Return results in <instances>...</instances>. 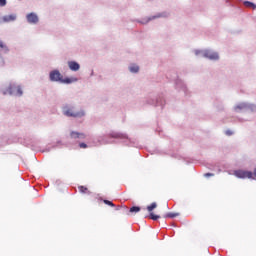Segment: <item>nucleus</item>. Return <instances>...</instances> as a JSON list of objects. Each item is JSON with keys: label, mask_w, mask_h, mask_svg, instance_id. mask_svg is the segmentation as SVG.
I'll list each match as a JSON object with an SVG mask.
<instances>
[{"label": "nucleus", "mask_w": 256, "mask_h": 256, "mask_svg": "<svg viewBox=\"0 0 256 256\" xmlns=\"http://www.w3.org/2000/svg\"><path fill=\"white\" fill-rule=\"evenodd\" d=\"M50 80L51 81H60V83H66V84L77 83V81H78V79L76 77H70V78L63 79L61 72H59L58 70H54L50 73Z\"/></svg>", "instance_id": "1"}, {"label": "nucleus", "mask_w": 256, "mask_h": 256, "mask_svg": "<svg viewBox=\"0 0 256 256\" xmlns=\"http://www.w3.org/2000/svg\"><path fill=\"white\" fill-rule=\"evenodd\" d=\"M63 113L64 115H66V117H83V115H85V112L83 111H75L73 108H69V107H64L63 109Z\"/></svg>", "instance_id": "2"}, {"label": "nucleus", "mask_w": 256, "mask_h": 256, "mask_svg": "<svg viewBox=\"0 0 256 256\" xmlns=\"http://www.w3.org/2000/svg\"><path fill=\"white\" fill-rule=\"evenodd\" d=\"M146 209L149 213V216H148L149 219H152V221H157L158 219H161L160 215H157V214L153 213V210L157 209V203L156 202L151 203L149 206H147Z\"/></svg>", "instance_id": "3"}, {"label": "nucleus", "mask_w": 256, "mask_h": 256, "mask_svg": "<svg viewBox=\"0 0 256 256\" xmlns=\"http://www.w3.org/2000/svg\"><path fill=\"white\" fill-rule=\"evenodd\" d=\"M4 95H23V90L19 86L10 85L6 91H4Z\"/></svg>", "instance_id": "4"}, {"label": "nucleus", "mask_w": 256, "mask_h": 256, "mask_svg": "<svg viewBox=\"0 0 256 256\" xmlns=\"http://www.w3.org/2000/svg\"><path fill=\"white\" fill-rule=\"evenodd\" d=\"M234 175L238 177V179H253V172L238 170L234 172Z\"/></svg>", "instance_id": "5"}, {"label": "nucleus", "mask_w": 256, "mask_h": 256, "mask_svg": "<svg viewBox=\"0 0 256 256\" xmlns=\"http://www.w3.org/2000/svg\"><path fill=\"white\" fill-rule=\"evenodd\" d=\"M28 23L36 24L39 23V17L35 13H30L26 16Z\"/></svg>", "instance_id": "6"}, {"label": "nucleus", "mask_w": 256, "mask_h": 256, "mask_svg": "<svg viewBox=\"0 0 256 256\" xmlns=\"http://www.w3.org/2000/svg\"><path fill=\"white\" fill-rule=\"evenodd\" d=\"M204 57H207V59L217 61V59H219V54L207 51L204 53Z\"/></svg>", "instance_id": "7"}, {"label": "nucleus", "mask_w": 256, "mask_h": 256, "mask_svg": "<svg viewBox=\"0 0 256 256\" xmlns=\"http://www.w3.org/2000/svg\"><path fill=\"white\" fill-rule=\"evenodd\" d=\"M16 19H17V15L10 14V15L3 16L2 21L4 23H11V21H15Z\"/></svg>", "instance_id": "8"}, {"label": "nucleus", "mask_w": 256, "mask_h": 256, "mask_svg": "<svg viewBox=\"0 0 256 256\" xmlns=\"http://www.w3.org/2000/svg\"><path fill=\"white\" fill-rule=\"evenodd\" d=\"M68 67L69 69H71V71H79V69H81V66L79 65V63L75 61L68 62Z\"/></svg>", "instance_id": "9"}, {"label": "nucleus", "mask_w": 256, "mask_h": 256, "mask_svg": "<svg viewBox=\"0 0 256 256\" xmlns=\"http://www.w3.org/2000/svg\"><path fill=\"white\" fill-rule=\"evenodd\" d=\"M70 137L71 139H85V134L79 132H71Z\"/></svg>", "instance_id": "10"}, {"label": "nucleus", "mask_w": 256, "mask_h": 256, "mask_svg": "<svg viewBox=\"0 0 256 256\" xmlns=\"http://www.w3.org/2000/svg\"><path fill=\"white\" fill-rule=\"evenodd\" d=\"M139 211H141V207L133 206L130 208L129 213H139Z\"/></svg>", "instance_id": "11"}, {"label": "nucleus", "mask_w": 256, "mask_h": 256, "mask_svg": "<svg viewBox=\"0 0 256 256\" xmlns=\"http://www.w3.org/2000/svg\"><path fill=\"white\" fill-rule=\"evenodd\" d=\"M245 7H249L251 9H256V5L250 1L244 2Z\"/></svg>", "instance_id": "12"}, {"label": "nucleus", "mask_w": 256, "mask_h": 256, "mask_svg": "<svg viewBox=\"0 0 256 256\" xmlns=\"http://www.w3.org/2000/svg\"><path fill=\"white\" fill-rule=\"evenodd\" d=\"M130 71H131V73H139V66H137V65H132V66H130Z\"/></svg>", "instance_id": "13"}, {"label": "nucleus", "mask_w": 256, "mask_h": 256, "mask_svg": "<svg viewBox=\"0 0 256 256\" xmlns=\"http://www.w3.org/2000/svg\"><path fill=\"white\" fill-rule=\"evenodd\" d=\"M247 109V104H239L235 107V111Z\"/></svg>", "instance_id": "14"}, {"label": "nucleus", "mask_w": 256, "mask_h": 256, "mask_svg": "<svg viewBox=\"0 0 256 256\" xmlns=\"http://www.w3.org/2000/svg\"><path fill=\"white\" fill-rule=\"evenodd\" d=\"M78 189H79L80 193H90L89 189L85 186H79Z\"/></svg>", "instance_id": "15"}, {"label": "nucleus", "mask_w": 256, "mask_h": 256, "mask_svg": "<svg viewBox=\"0 0 256 256\" xmlns=\"http://www.w3.org/2000/svg\"><path fill=\"white\" fill-rule=\"evenodd\" d=\"M165 217H168L169 219H175V217H179V213H168Z\"/></svg>", "instance_id": "16"}, {"label": "nucleus", "mask_w": 256, "mask_h": 256, "mask_svg": "<svg viewBox=\"0 0 256 256\" xmlns=\"http://www.w3.org/2000/svg\"><path fill=\"white\" fill-rule=\"evenodd\" d=\"M103 203H105V205H108L109 207H115V205L109 200H103Z\"/></svg>", "instance_id": "17"}, {"label": "nucleus", "mask_w": 256, "mask_h": 256, "mask_svg": "<svg viewBox=\"0 0 256 256\" xmlns=\"http://www.w3.org/2000/svg\"><path fill=\"white\" fill-rule=\"evenodd\" d=\"M7 5V0H0V7H5Z\"/></svg>", "instance_id": "18"}, {"label": "nucleus", "mask_w": 256, "mask_h": 256, "mask_svg": "<svg viewBox=\"0 0 256 256\" xmlns=\"http://www.w3.org/2000/svg\"><path fill=\"white\" fill-rule=\"evenodd\" d=\"M79 147H80L81 149H87V144H85V143H80V144H79Z\"/></svg>", "instance_id": "19"}, {"label": "nucleus", "mask_w": 256, "mask_h": 256, "mask_svg": "<svg viewBox=\"0 0 256 256\" xmlns=\"http://www.w3.org/2000/svg\"><path fill=\"white\" fill-rule=\"evenodd\" d=\"M215 176V174H213V173H206V174H204V177H214Z\"/></svg>", "instance_id": "20"}, {"label": "nucleus", "mask_w": 256, "mask_h": 256, "mask_svg": "<svg viewBox=\"0 0 256 256\" xmlns=\"http://www.w3.org/2000/svg\"><path fill=\"white\" fill-rule=\"evenodd\" d=\"M0 48L5 49V44H3V41L0 40Z\"/></svg>", "instance_id": "21"}, {"label": "nucleus", "mask_w": 256, "mask_h": 256, "mask_svg": "<svg viewBox=\"0 0 256 256\" xmlns=\"http://www.w3.org/2000/svg\"><path fill=\"white\" fill-rule=\"evenodd\" d=\"M226 135L231 136V135H233V132L231 130H227Z\"/></svg>", "instance_id": "22"}, {"label": "nucleus", "mask_w": 256, "mask_h": 256, "mask_svg": "<svg viewBox=\"0 0 256 256\" xmlns=\"http://www.w3.org/2000/svg\"><path fill=\"white\" fill-rule=\"evenodd\" d=\"M252 179L256 181V169L254 170V173H252Z\"/></svg>", "instance_id": "23"}, {"label": "nucleus", "mask_w": 256, "mask_h": 256, "mask_svg": "<svg viewBox=\"0 0 256 256\" xmlns=\"http://www.w3.org/2000/svg\"><path fill=\"white\" fill-rule=\"evenodd\" d=\"M116 210L119 211V207H117Z\"/></svg>", "instance_id": "24"}, {"label": "nucleus", "mask_w": 256, "mask_h": 256, "mask_svg": "<svg viewBox=\"0 0 256 256\" xmlns=\"http://www.w3.org/2000/svg\"><path fill=\"white\" fill-rule=\"evenodd\" d=\"M2 60L1 56H0V61Z\"/></svg>", "instance_id": "25"}]
</instances>
